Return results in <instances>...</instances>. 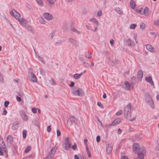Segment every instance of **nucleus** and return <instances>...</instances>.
Segmentation results:
<instances>
[{"instance_id": "obj_29", "label": "nucleus", "mask_w": 159, "mask_h": 159, "mask_svg": "<svg viewBox=\"0 0 159 159\" xmlns=\"http://www.w3.org/2000/svg\"><path fill=\"white\" fill-rule=\"evenodd\" d=\"M139 151H140V153L143 154H145L146 152L145 149L143 147H142L141 148H140Z\"/></svg>"}, {"instance_id": "obj_56", "label": "nucleus", "mask_w": 159, "mask_h": 159, "mask_svg": "<svg viewBox=\"0 0 159 159\" xmlns=\"http://www.w3.org/2000/svg\"><path fill=\"white\" fill-rule=\"evenodd\" d=\"M47 130L48 133H49L51 131V128L50 125L48 126L47 128Z\"/></svg>"}, {"instance_id": "obj_25", "label": "nucleus", "mask_w": 159, "mask_h": 159, "mask_svg": "<svg viewBox=\"0 0 159 159\" xmlns=\"http://www.w3.org/2000/svg\"><path fill=\"white\" fill-rule=\"evenodd\" d=\"M116 11L120 15H122L123 14V12L122 10L119 7H117L115 9Z\"/></svg>"}, {"instance_id": "obj_11", "label": "nucleus", "mask_w": 159, "mask_h": 159, "mask_svg": "<svg viewBox=\"0 0 159 159\" xmlns=\"http://www.w3.org/2000/svg\"><path fill=\"white\" fill-rule=\"evenodd\" d=\"M69 40L70 42L71 43L73 46L75 47H77L79 46V44L78 41L72 38H69Z\"/></svg>"}, {"instance_id": "obj_44", "label": "nucleus", "mask_w": 159, "mask_h": 159, "mask_svg": "<svg viewBox=\"0 0 159 159\" xmlns=\"http://www.w3.org/2000/svg\"><path fill=\"white\" fill-rule=\"evenodd\" d=\"M135 11L137 13H139L141 14V13H142V9H136L135 10Z\"/></svg>"}, {"instance_id": "obj_51", "label": "nucleus", "mask_w": 159, "mask_h": 159, "mask_svg": "<svg viewBox=\"0 0 159 159\" xmlns=\"http://www.w3.org/2000/svg\"><path fill=\"white\" fill-rule=\"evenodd\" d=\"M47 1L48 2L49 4H54V2L52 0H47Z\"/></svg>"}, {"instance_id": "obj_62", "label": "nucleus", "mask_w": 159, "mask_h": 159, "mask_svg": "<svg viewBox=\"0 0 159 159\" xmlns=\"http://www.w3.org/2000/svg\"><path fill=\"white\" fill-rule=\"evenodd\" d=\"M40 74L42 75H45V73L43 70L40 69Z\"/></svg>"}, {"instance_id": "obj_42", "label": "nucleus", "mask_w": 159, "mask_h": 159, "mask_svg": "<svg viewBox=\"0 0 159 159\" xmlns=\"http://www.w3.org/2000/svg\"><path fill=\"white\" fill-rule=\"evenodd\" d=\"M31 149V147L30 146H28L25 150V153H27Z\"/></svg>"}, {"instance_id": "obj_47", "label": "nucleus", "mask_w": 159, "mask_h": 159, "mask_svg": "<svg viewBox=\"0 0 159 159\" xmlns=\"http://www.w3.org/2000/svg\"><path fill=\"white\" fill-rule=\"evenodd\" d=\"M27 28L28 30H29L30 31L33 32V29L32 27L30 25H28L27 26Z\"/></svg>"}, {"instance_id": "obj_60", "label": "nucleus", "mask_w": 159, "mask_h": 159, "mask_svg": "<svg viewBox=\"0 0 159 159\" xmlns=\"http://www.w3.org/2000/svg\"><path fill=\"white\" fill-rule=\"evenodd\" d=\"M110 43L111 45L113 46L114 43V41L113 39H111L110 41Z\"/></svg>"}, {"instance_id": "obj_58", "label": "nucleus", "mask_w": 159, "mask_h": 159, "mask_svg": "<svg viewBox=\"0 0 159 159\" xmlns=\"http://www.w3.org/2000/svg\"><path fill=\"white\" fill-rule=\"evenodd\" d=\"M71 147L74 150H75V149L77 148V145L76 144H75L74 145H72Z\"/></svg>"}, {"instance_id": "obj_20", "label": "nucleus", "mask_w": 159, "mask_h": 159, "mask_svg": "<svg viewBox=\"0 0 159 159\" xmlns=\"http://www.w3.org/2000/svg\"><path fill=\"white\" fill-rule=\"evenodd\" d=\"M18 128V123L17 122H14L12 125V129L13 130H16Z\"/></svg>"}, {"instance_id": "obj_14", "label": "nucleus", "mask_w": 159, "mask_h": 159, "mask_svg": "<svg viewBox=\"0 0 159 159\" xmlns=\"http://www.w3.org/2000/svg\"><path fill=\"white\" fill-rule=\"evenodd\" d=\"M106 151L108 154H109L111 152L112 150V146L111 144H107L106 145Z\"/></svg>"}, {"instance_id": "obj_30", "label": "nucleus", "mask_w": 159, "mask_h": 159, "mask_svg": "<svg viewBox=\"0 0 159 159\" xmlns=\"http://www.w3.org/2000/svg\"><path fill=\"white\" fill-rule=\"evenodd\" d=\"M71 30L72 31L75 32L78 34H80L81 33L80 32L74 27H72L71 28Z\"/></svg>"}, {"instance_id": "obj_18", "label": "nucleus", "mask_w": 159, "mask_h": 159, "mask_svg": "<svg viewBox=\"0 0 159 159\" xmlns=\"http://www.w3.org/2000/svg\"><path fill=\"white\" fill-rule=\"evenodd\" d=\"M129 5L131 9H135L136 7V3L134 0H131L130 1Z\"/></svg>"}, {"instance_id": "obj_64", "label": "nucleus", "mask_w": 159, "mask_h": 159, "mask_svg": "<svg viewBox=\"0 0 159 159\" xmlns=\"http://www.w3.org/2000/svg\"><path fill=\"white\" fill-rule=\"evenodd\" d=\"M121 159H128V157L127 156H122L121 157Z\"/></svg>"}, {"instance_id": "obj_33", "label": "nucleus", "mask_w": 159, "mask_h": 159, "mask_svg": "<svg viewBox=\"0 0 159 159\" xmlns=\"http://www.w3.org/2000/svg\"><path fill=\"white\" fill-rule=\"evenodd\" d=\"M149 34L151 36L155 38L156 37L157 33L155 32H151Z\"/></svg>"}, {"instance_id": "obj_6", "label": "nucleus", "mask_w": 159, "mask_h": 159, "mask_svg": "<svg viewBox=\"0 0 159 159\" xmlns=\"http://www.w3.org/2000/svg\"><path fill=\"white\" fill-rule=\"evenodd\" d=\"M30 81L33 82H36L37 79L35 75L32 72H29L28 75Z\"/></svg>"}, {"instance_id": "obj_52", "label": "nucleus", "mask_w": 159, "mask_h": 159, "mask_svg": "<svg viewBox=\"0 0 159 159\" xmlns=\"http://www.w3.org/2000/svg\"><path fill=\"white\" fill-rule=\"evenodd\" d=\"M9 103V102L8 101H5L4 102V106L5 107H7Z\"/></svg>"}, {"instance_id": "obj_28", "label": "nucleus", "mask_w": 159, "mask_h": 159, "mask_svg": "<svg viewBox=\"0 0 159 159\" xmlns=\"http://www.w3.org/2000/svg\"><path fill=\"white\" fill-rule=\"evenodd\" d=\"M63 29L64 32H66L68 30L69 27L68 25L66 24H65L63 26Z\"/></svg>"}, {"instance_id": "obj_49", "label": "nucleus", "mask_w": 159, "mask_h": 159, "mask_svg": "<svg viewBox=\"0 0 159 159\" xmlns=\"http://www.w3.org/2000/svg\"><path fill=\"white\" fill-rule=\"evenodd\" d=\"M122 111L121 110H119L116 113V115L117 116H120L122 114Z\"/></svg>"}, {"instance_id": "obj_16", "label": "nucleus", "mask_w": 159, "mask_h": 159, "mask_svg": "<svg viewBox=\"0 0 159 159\" xmlns=\"http://www.w3.org/2000/svg\"><path fill=\"white\" fill-rule=\"evenodd\" d=\"M118 62V60L116 59L113 60H110L108 61V63L112 66H115Z\"/></svg>"}, {"instance_id": "obj_54", "label": "nucleus", "mask_w": 159, "mask_h": 159, "mask_svg": "<svg viewBox=\"0 0 159 159\" xmlns=\"http://www.w3.org/2000/svg\"><path fill=\"white\" fill-rule=\"evenodd\" d=\"M154 24L156 25H159V20H156L154 22Z\"/></svg>"}, {"instance_id": "obj_53", "label": "nucleus", "mask_w": 159, "mask_h": 159, "mask_svg": "<svg viewBox=\"0 0 159 159\" xmlns=\"http://www.w3.org/2000/svg\"><path fill=\"white\" fill-rule=\"evenodd\" d=\"M37 109L35 108H33L32 109V111L34 113H35L37 112Z\"/></svg>"}, {"instance_id": "obj_1", "label": "nucleus", "mask_w": 159, "mask_h": 159, "mask_svg": "<svg viewBox=\"0 0 159 159\" xmlns=\"http://www.w3.org/2000/svg\"><path fill=\"white\" fill-rule=\"evenodd\" d=\"M10 14L11 16H14L16 19L18 20L23 26L25 27L26 26L27 23L25 20L23 18L20 19V14L15 9H13L10 11Z\"/></svg>"}, {"instance_id": "obj_37", "label": "nucleus", "mask_w": 159, "mask_h": 159, "mask_svg": "<svg viewBox=\"0 0 159 159\" xmlns=\"http://www.w3.org/2000/svg\"><path fill=\"white\" fill-rule=\"evenodd\" d=\"M54 154L53 153L51 152L47 156V157H46L49 158H51L53 157L54 155Z\"/></svg>"}, {"instance_id": "obj_12", "label": "nucleus", "mask_w": 159, "mask_h": 159, "mask_svg": "<svg viewBox=\"0 0 159 159\" xmlns=\"http://www.w3.org/2000/svg\"><path fill=\"white\" fill-rule=\"evenodd\" d=\"M0 145L2 146L0 147V155H3V153L2 151H3L7 148L5 144L4 143L2 139L1 140Z\"/></svg>"}, {"instance_id": "obj_59", "label": "nucleus", "mask_w": 159, "mask_h": 159, "mask_svg": "<svg viewBox=\"0 0 159 159\" xmlns=\"http://www.w3.org/2000/svg\"><path fill=\"white\" fill-rule=\"evenodd\" d=\"M57 135L58 136H60L61 134V133L59 130L57 129Z\"/></svg>"}, {"instance_id": "obj_31", "label": "nucleus", "mask_w": 159, "mask_h": 159, "mask_svg": "<svg viewBox=\"0 0 159 159\" xmlns=\"http://www.w3.org/2000/svg\"><path fill=\"white\" fill-rule=\"evenodd\" d=\"M147 49L150 52L152 51V47L151 45L150 44H147L146 46Z\"/></svg>"}, {"instance_id": "obj_40", "label": "nucleus", "mask_w": 159, "mask_h": 159, "mask_svg": "<svg viewBox=\"0 0 159 159\" xmlns=\"http://www.w3.org/2000/svg\"><path fill=\"white\" fill-rule=\"evenodd\" d=\"M145 24L143 23H141L140 24V28L142 30H143L145 28Z\"/></svg>"}, {"instance_id": "obj_63", "label": "nucleus", "mask_w": 159, "mask_h": 159, "mask_svg": "<svg viewBox=\"0 0 159 159\" xmlns=\"http://www.w3.org/2000/svg\"><path fill=\"white\" fill-rule=\"evenodd\" d=\"M7 113V111L4 109V110L2 112V115H6Z\"/></svg>"}, {"instance_id": "obj_24", "label": "nucleus", "mask_w": 159, "mask_h": 159, "mask_svg": "<svg viewBox=\"0 0 159 159\" xmlns=\"http://www.w3.org/2000/svg\"><path fill=\"white\" fill-rule=\"evenodd\" d=\"M83 74V72H82L80 74H75L73 75L74 78L75 79H78L80 78L81 76Z\"/></svg>"}, {"instance_id": "obj_5", "label": "nucleus", "mask_w": 159, "mask_h": 159, "mask_svg": "<svg viewBox=\"0 0 159 159\" xmlns=\"http://www.w3.org/2000/svg\"><path fill=\"white\" fill-rule=\"evenodd\" d=\"M72 143L70 139L68 137L65 138L62 144L63 148L66 150H67L68 148L71 147Z\"/></svg>"}, {"instance_id": "obj_2", "label": "nucleus", "mask_w": 159, "mask_h": 159, "mask_svg": "<svg viewBox=\"0 0 159 159\" xmlns=\"http://www.w3.org/2000/svg\"><path fill=\"white\" fill-rule=\"evenodd\" d=\"M131 104H128L125 107L124 110V116L126 119L128 120H130L131 121L134 120L135 117L133 118H131Z\"/></svg>"}, {"instance_id": "obj_34", "label": "nucleus", "mask_w": 159, "mask_h": 159, "mask_svg": "<svg viewBox=\"0 0 159 159\" xmlns=\"http://www.w3.org/2000/svg\"><path fill=\"white\" fill-rule=\"evenodd\" d=\"M65 42V41L63 40H59L55 43V45H59L62 44Z\"/></svg>"}, {"instance_id": "obj_48", "label": "nucleus", "mask_w": 159, "mask_h": 159, "mask_svg": "<svg viewBox=\"0 0 159 159\" xmlns=\"http://www.w3.org/2000/svg\"><path fill=\"white\" fill-rule=\"evenodd\" d=\"M102 14V12L101 10H99L98 11L97 13V16L98 17H100Z\"/></svg>"}, {"instance_id": "obj_7", "label": "nucleus", "mask_w": 159, "mask_h": 159, "mask_svg": "<svg viewBox=\"0 0 159 159\" xmlns=\"http://www.w3.org/2000/svg\"><path fill=\"white\" fill-rule=\"evenodd\" d=\"M43 16L45 19L48 21L51 20L54 18L52 14L48 12L44 13L43 15Z\"/></svg>"}, {"instance_id": "obj_21", "label": "nucleus", "mask_w": 159, "mask_h": 159, "mask_svg": "<svg viewBox=\"0 0 159 159\" xmlns=\"http://www.w3.org/2000/svg\"><path fill=\"white\" fill-rule=\"evenodd\" d=\"M143 77V72L142 70H139L138 73V78L139 80H141Z\"/></svg>"}, {"instance_id": "obj_39", "label": "nucleus", "mask_w": 159, "mask_h": 159, "mask_svg": "<svg viewBox=\"0 0 159 159\" xmlns=\"http://www.w3.org/2000/svg\"><path fill=\"white\" fill-rule=\"evenodd\" d=\"M27 134V131L26 130H23V137L24 139H25L26 137Z\"/></svg>"}, {"instance_id": "obj_57", "label": "nucleus", "mask_w": 159, "mask_h": 159, "mask_svg": "<svg viewBox=\"0 0 159 159\" xmlns=\"http://www.w3.org/2000/svg\"><path fill=\"white\" fill-rule=\"evenodd\" d=\"M100 136H97L96 137V141L98 143L100 141Z\"/></svg>"}, {"instance_id": "obj_13", "label": "nucleus", "mask_w": 159, "mask_h": 159, "mask_svg": "<svg viewBox=\"0 0 159 159\" xmlns=\"http://www.w3.org/2000/svg\"><path fill=\"white\" fill-rule=\"evenodd\" d=\"M125 43L128 46H129L134 47L135 45L134 42L130 39L126 40Z\"/></svg>"}, {"instance_id": "obj_32", "label": "nucleus", "mask_w": 159, "mask_h": 159, "mask_svg": "<svg viewBox=\"0 0 159 159\" xmlns=\"http://www.w3.org/2000/svg\"><path fill=\"white\" fill-rule=\"evenodd\" d=\"M57 148L58 147L56 146H55L54 147H52L51 149V152L55 154L56 150L57 149Z\"/></svg>"}, {"instance_id": "obj_27", "label": "nucleus", "mask_w": 159, "mask_h": 159, "mask_svg": "<svg viewBox=\"0 0 159 159\" xmlns=\"http://www.w3.org/2000/svg\"><path fill=\"white\" fill-rule=\"evenodd\" d=\"M91 54V53L89 52H86L85 53V57L89 59L92 57Z\"/></svg>"}, {"instance_id": "obj_15", "label": "nucleus", "mask_w": 159, "mask_h": 159, "mask_svg": "<svg viewBox=\"0 0 159 159\" xmlns=\"http://www.w3.org/2000/svg\"><path fill=\"white\" fill-rule=\"evenodd\" d=\"M7 140L8 144H11L13 141V138L11 135H9L7 137Z\"/></svg>"}, {"instance_id": "obj_23", "label": "nucleus", "mask_w": 159, "mask_h": 159, "mask_svg": "<svg viewBox=\"0 0 159 159\" xmlns=\"http://www.w3.org/2000/svg\"><path fill=\"white\" fill-rule=\"evenodd\" d=\"M89 21L93 22V23L96 24L97 26L98 25V21L94 18H91L89 20Z\"/></svg>"}, {"instance_id": "obj_43", "label": "nucleus", "mask_w": 159, "mask_h": 159, "mask_svg": "<svg viewBox=\"0 0 159 159\" xmlns=\"http://www.w3.org/2000/svg\"><path fill=\"white\" fill-rule=\"evenodd\" d=\"M67 124L68 125L70 126L72 124V122L71 121L70 118L69 119L67 122Z\"/></svg>"}, {"instance_id": "obj_46", "label": "nucleus", "mask_w": 159, "mask_h": 159, "mask_svg": "<svg viewBox=\"0 0 159 159\" xmlns=\"http://www.w3.org/2000/svg\"><path fill=\"white\" fill-rule=\"evenodd\" d=\"M50 82L51 84L53 85H55L56 84L55 82L52 78H51L50 80Z\"/></svg>"}, {"instance_id": "obj_36", "label": "nucleus", "mask_w": 159, "mask_h": 159, "mask_svg": "<svg viewBox=\"0 0 159 159\" xmlns=\"http://www.w3.org/2000/svg\"><path fill=\"white\" fill-rule=\"evenodd\" d=\"M37 57L39 59V60L41 61L43 63L45 64V61H44V59L43 58L39 56H37Z\"/></svg>"}, {"instance_id": "obj_10", "label": "nucleus", "mask_w": 159, "mask_h": 159, "mask_svg": "<svg viewBox=\"0 0 159 159\" xmlns=\"http://www.w3.org/2000/svg\"><path fill=\"white\" fill-rule=\"evenodd\" d=\"M19 113L21 117L24 121H26L28 120V116L23 111L20 110L19 111Z\"/></svg>"}, {"instance_id": "obj_4", "label": "nucleus", "mask_w": 159, "mask_h": 159, "mask_svg": "<svg viewBox=\"0 0 159 159\" xmlns=\"http://www.w3.org/2000/svg\"><path fill=\"white\" fill-rule=\"evenodd\" d=\"M71 93L74 95L78 96H83L84 95V91L82 89L76 87L72 89Z\"/></svg>"}, {"instance_id": "obj_50", "label": "nucleus", "mask_w": 159, "mask_h": 159, "mask_svg": "<svg viewBox=\"0 0 159 159\" xmlns=\"http://www.w3.org/2000/svg\"><path fill=\"white\" fill-rule=\"evenodd\" d=\"M80 61L83 62L84 64L85 63V59L84 58L82 57H80Z\"/></svg>"}, {"instance_id": "obj_35", "label": "nucleus", "mask_w": 159, "mask_h": 159, "mask_svg": "<svg viewBox=\"0 0 159 159\" xmlns=\"http://www.w3.org/2000/svg\"><path fill=\"white\" fill-rule=\"evenodd\" d=\"M137 153L138 157L139 158V159H144V154H142V153H140L139 152Z\"/></svg>"}, {"instance_id": "obj_22", "label": "nucleus", "mask_w": 159, "mask_h": 159, "mask_svg": "<svg viewBox=\"0 0 159 159\" xmlns=\"http://www.w3.org/2000/svg\"><path fill=\"white\" fill-rule=\"evenodd\" d=\"M125 86L124 88L125 89L127 90H129L130 89V85L128 81H125Z\"/></svg>"}, {"instance_id": "obj_38", "label": "nucleus", "mask_w": 159, "mask_h": 159, "mask_svg": "<svg viewBox=\"0 0 159 159\" xmlns=\"http://www.w3.org/2000/svg\"><path fill=\"white\" fill-rule=\"evenodd\" d=\"M39 21L40 23L43 24H45V21L42 18H41L39 19Z\"/></svg>"}, {"instance_id": "obj_9", "label": "nucleus", "mask_w": 159, "mask_h": 159, "mask_svg": "<svg viewBox=\"0 0 159 159\" xmlns=\"http://www.w3.org/2000/svg\"><path fill=\"white\" fill-rule=\"evenodd\" d=\"M140 146L137 143H134L133 145V149L135 153H138L140 149Z\"/></svg>"}, {"instance_id": "obj_3", "label": "nucleus", "mask_w": 159, "mask_h": 159, "mask_svg": "<svg viewBox=\"0 0 159 159\" xmlns=\"http://www.w3.org/2000/svg\"><path fill=\"white\" fill-rule=\"evenodd\" d=\"M146 102L152 109L154 108V104L153 100L148 93H146L144 95Z\"/></svg>"}, {"instance_id": "obj_19", "label": "nucleus", "mask_w": 159, "mask_h": 159, "mask_svg": "<svg viewBox=\"0 0 159 159\" xmlns=\"http://www.w3.org/2000/svg\"><path fill=\"white\" fill-rule=\"evenodd\" d=\"M146 80L150 83L152 85L154 84V82L152 80V77L151 76H149L148 77H146L145 78Z\"/></svg>"}, {"instance_id": "obj_41", "label": "nucleus", "mask_w": 159, "mask_h": 159, "mask_svg": "<svg viewBox=\"0 0 159 159\" xmlns=\"http://www.w3.org/2000/svg\"><path fill=\"white\" fill-rule=\"evenodd\" d=\"M136 27V25L135 24H132L130 26V28L131 29H134Z\"/></svg>"}, {"instance_id": "obj_45", "label": "nucleus", "mask_w": 159, "mask_h": 159, "mask_svg": "<svg viewBox=\"0 0 159 159\" xmlns=\"http://www.w3.org/2000/svg\"><path fill=\"white\" fill-rule=\"evenodd\" d=\"M54 36V33L53 32L52 33H51L49 36V37L50 39H52Z\"/></svg>"}, {"instance_id": "obj_8", "label": "nucleus", "mask_w": 159, "mask_h": 159, "mask_svg": "<svg viewBox=\"0 0 159 159\" xmlns=\"http://www.w3.org/2000/svg\"><path fill=\"white\" fill-rule=\"evenodd\" d=\"M122 120V119L120 118H116L112 122L111 124H109L107 126L109 127L111 126H113L115 125H117L120 124Z\"/></svg>"}, {"instance_id": "obj_17", "label": "nucleus", "mask_w": 159, "mask_h": 159, "mask_svg": "<svg viewBox=\"0 0 159 159\" xmlns=\"http://www.w3.org/2000/svg\"><path fill=\"white\" fill-rule=\"evenodd\" d=\"M149 11V9L148 7H145L142 11L141 14H144L145 16H148Z\"/></svg>"}, {"instance_id": "obj_61", "label": "nucleus", "mask_w": 159, "mask_h": 159, "mask_svg": "<svg viewBox=\"0 0 159 159\" xmlns=\"http://www.w3.org/2000/svg\"><path fill=\"white\" fill-rule=\"evenodd\" d=\"M16 99L19 102H20L21 100V98L17 96H16Z\"/></svg>"}, {"instance_id": "obj_26", "label": "nucleus", "mask_w": 159, "mask_h": 159, "mask_svg": "<svg viewBox=\"0 0 159 159\" xmlns=\"http://www.w3.org/2000/svg\"><path fill=\"white\" fill-rule=\"evenodd\" d=\"M70 119L71 121H72V123H74L75 124H77V120L75 117H74V116H72L70 117Z\"/></svg>"}, {"instance_id": "obj_55", "label": "nucleus", "mask_w": 159, "mask_h": 159, "mask_svg": "<svg viewBox=\"0 0 159 159\" xmlns=\"http://www.w3.org/2000/svg\"><path fill=\"white\" fill-rule=\"evenodd\" d=\"M97 105L100 107L101 108H103V106L102 105L101 102H98L97 103Z\"/></svg>"}]
</instances>
